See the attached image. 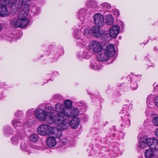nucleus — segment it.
I'll return each instance as SVG.
<instances>
[{
	"label": "nucleus",
	"mask_w": 158,
	"mask_h": 158,
	"mask_svg": "<svg viewBox=\"0 0 158 158\" xmlns=\"http://www.w3.org/2000/svg\"><path fill=\"white\" fill-rule=\"evenodd\" d=\"M28 7H22L20 8L19 12L18 15V18L21 19V20H24L25 19L27 20V24L29 21V19L27 18H26L28 14Z\"/></svg>",
	"instance_id": "nucleus-10"
},
{
	"label": "nucleus",
	"mask_w": 158,
	"mask_h": 158,
	"mask_svg": "<svg viewBox=\"0 0 158 158\" xmlns=\"http://www.w3.org/2000/svg\"><path fill=\"white\" fill-rule=\"evenodd\" d=\"M20 139L21 137L19 134L15 135L11 139V143L14 145H16L18 144L19 140Z\"/></svg>",
	"instance_id": "nucleus-17"
},
{
	"label": "nucleus",
	"mask_w": 158,
	"mask_h": 158,
	"mask_svg": "<svg viewBox=\"0 0 158 158\" xmlns=\"http://www.w3.org/2000/svg\"><path fill=\"white\" fill-rule=\"evenodd\" d=\"M56 134L55 132V135H56L55 137L58 138L60 137L61 135V132L60 130H57L56 132Z\"/></svg>",
	"instance_id": "nucleus-37"
},
{
	"label": "nucleus",
	"mask_w": 158,
	"mask_h": 158,
	"mask_svg": "<svg viewBox=\"0 0 158 158\" xmlns=\"http://www.w3.org/2000/svg\"><path fill=\"white\" fill-rule=\"evenodd\" d=\"M115 52L114 45L110 44L106 47L104 46L102 50L98 53L97 59L100 61H105L108 59L110 55L115 54Z\"/></svg>",
	"instance_id": "nucleus-3"
},
{
	"label": "nucleus",
	"mask_w": 158,
	"mask_h": 158,
	"mask_svg": "<svg viewBox=\"0 0 158 158\" xmlns=\"http://www.w3.org/2000/svg\"><path fill=\"white\" fill-rule=\"evenodd\" d=\"M8 14V11L6 6L3 4H0V15L5 16Z\"/></svg>",
	"instance_id": "nucleus-15"
},
{
	"label": "nucleus",
	"mask_w": 158,
	"mask_h": 158,
	"mask_svg": "<svg viewBox=\"0 0 158 158\" xmlns=\"http://www.w3.org/2000/svg\"><path fill=\"white\" fill-rule=\"evenodd\" d=\"M153 122L155 125L158 126V117H156L154 118Z\"/></svg>",
	"instance_id": "nucleus-38"
},
{
	"label": "nucleus",
	"mask_w": 158,
	"mask_h": 158,
	"mask_svg": "<svg viewBox=\"0 0 158 158\" xmlns=\"http://www.w3.org/2000/svg\"><path fill=\"white\" fill-rule=\"evenodd\" d=\"M154 97L152 95H150L147 98V103L148 106L150 108H152V105L154 104Z\"/></svg>",
	"instance_id": "nucleus-20"
},
{
	"label": "nucleus",
	"mask_w": 158,
	"mask_h": 158,
	"mask_svg": "<svg viewBox=\"0 0 158 158\" xmlns=\"http://www.w3.org/2000/svg\"><path fill=\"white\" fill-rule=\"evenodd\" d=\"M155 101L156 105L158 107V96L155 98Z\"/></svg>",
	"instance_id": "nucleus-40"
},
{
	"label": "nucleus",
	"mask_w": 158,
	"mask_h": 158,
	"mask_svg": "<svg viewBox=\"0 0 158 158\" xmlns=\"http://www.w3.org/2000/svg\"><path fill=\"white\" fill-rule=\"evenodd\" d=\"M86 12V10L85 9H81L79 11L78 15V17L79 19L83 22L89 16H86L85 13Z\"/></svg>",
	"instance_id": "nucleus-14"
},
{
	"label": "nucleus",
	"mask_w": 158,
	"mask_h": 158,
	"mask_svg": "<svg viewBox=\"0 0 158 158\" xmlns=\"http://www.w3.org/2000/svg\"><path fill=\"white\" fill-rule=\"evenodd\" d=\"M90 49L95 52L98 53L103 48L101 43L93 41L90 44Z\"/></svg>",
	"instance_id": "nucleus-8"
},
{
	"label": "nucleus",
	"mask_w": 158,
	"mask_h": 158,
	"mask_svg": "<svg viewBox=\"0 0 158 158\" xmlns=\"http://www.w3.org/2000/svg\"><path fill=\"white\" fill-rule=\"evenodd\" d=\"M13 131L12 130L11 128L9 126L5 127L4 128V134L7 136H10V135L12 134Z\"/></svg>",
	"instance_id": "nucleus-24"
},
{
	"label": "nucleus",
	"mask_w": 158,
	"mask_h": 158,
	"mask_svg": "<svg viewBox=\"0 0 158 158\" xmlns=\"http://www.w3.org/2000/svg\"><path fill=\"white\" fill-rule=\"evenodd\" d=\"M8 4L13 9L21 8L22 7L27 6H25L23 0H8ZM17 11L16 9L15 11Z\"/></svg>",
	"instance_id": "nucleus-6"
},
{
	"label": "nucleus",
	"mask_w": 158,
	"mask_h": 158,
	"mask_svg": "<svg viewBox=\"0 0 158 158\" xmlns=\"http://www.w3.org/2000/svg\"><path fill=\"white\" fill-rule=\"evenodd\" d=\"M33 109L29 110L26 112V114L27 115L29 116L30 114H34V111H32Z\"/></svg>",
	"instance_id": "nucleus-39"
},
{
	"label": "nucleus",
	"mask_w": 158,
	"mask_h": 158,
	"mask_svg": "<svg viewBox=\"0 0 158 158\" xmlns=\"http://www.w3.org/2000/svg\"><path fill=\"white\" fill-rule=\"evenodd\" d=\"M64 105L66 107L69 108L72 106V102L71 101L67 100L64 102Z\"/></svg>",
	"instance_id": "nucleus-33"
},
{
	"label": "nucleus",
	"mask_w": 158,
	"mask_h": 158,
	"mask_svg": "<svg viewBox=\"0 0 158 158\" xmlns=\"http://www.w3.org/2000/svg\"><path fill=\"white\" fill-rule=\"evenodd\" d=\"M55 111L57 113L58 116L68 118L78 114L79 111L77 108H74L70 111L65 109L63 105L58 103L55 105Z\"/></svg>",
	"instance_id": "nucleus-2"
},
{
	"label": "nucleus",
	"mask_w": 158,
	"mask_h": 158,
	"mask_svg": "<svg viewBox=\"0 0 158 158\" xmlns=\"http://www.w3.org/2000/svg\"><path fill=\"white\" fill-rule=\"evenodd\" d=\"M155 90L158 91V85H156L155 87Z\"/></svg>",
	"instance_id": "nucleus-45"
},
{
	"label": "nucleus",
	"mask_w": 158,
	"mask_h": 158,
	"mask_svg": "<svg viewBox=\"0 0 158 158\" xmlns=\"http://www.w3.org/2000/svg\"><path fill=\"white\" fill-rule=\"evenodd\" d=\"M94 21L98 27L103 26L105 24L104 18L101 14L97 13L94 16Z\"/></svg>",
	"instance_id": "nucleus-9"
},
{
	"label": "nucleus",
	"mask_w": 158,
	"mask_h": 158,
	"mask_svg": "<svg viewBox=\"0 0 158 158\" xmlns=\"http://www.w3.org/2000/svg\"><path fill=\"white\" fill-rule=\"evenodd\" d=\"M87 6L88 8H92L94 10H96L98 6L95 0H89L87 2Z\"/></svg>",
	"instance_id": "nucleus-18"
},
{
	"label": "nucleus",
	"mask_w": 158,
	"mask_h": 158,
	"mask_svg": "<svg viewBox=\"0 0 158 158\" xmlns=\"http://www.w3.org/2000/svg\"><path fill=\"white\" fill-rule=\"evenodd\" d=\"M59 97V96L58 95H56L54 96V98L55 99H57Z\"/></svg>",
	"instance_id": "nucleus-44"
},
{
	"label": "nucleus",
	"mask_w": 158,
	"mask_h": 158,
	"mask_svg": "<svg viewBox=\"0 0 158 158\" xmlns=\"http://www.w3.org/2000/svg\"><path fill=\"white\" fill-rule=\"evenodd\" d=\"M145 139H145L143 141L139 142L138 144V146L139 147L143 148H146L147 145V144L145 141Z\"/></svg>",
	"instance_id": "nucleus-32"
},
{
	"label": "nucleus",
	"mask_w": 158,
	"mask_h": 158,
	"mask_svg": "<svg viewBox=\"0 0 158 158\" xmlns=\"http://www.w3.org/2000/svg\"><path fill=\"white\" fill-rule=\"evenodd\" d=\"M12 124L13 126L15 127L16 129H17L16 127H19L21 125V123L19 121V120L17 119H15L12 121Z\"/></svg>",
	"instance_id": "nucleus-29"
},
{
	"label": "nucleus",
	"mask_w": 158,
	"mask_h": 158,
	"mask_svg": "<svg viewBox=\"0 0 158 158\" xmlns=\"http://www.w3.org/2000/svg\"><path fill=\"white\" fill-rule=\"evenodd\" d=\"M155 135L158 137V129H157L155 132Z\"/></svg>",
	"instance_id": "nucleus-43"
},
{
	"label": "nucleus",
	"mask_w": 158,
	"mask_h": 158,
	"mask_svg": "<svg viewBox=\"0 0 158 158\" xmlns=\"http://www.w3.org/2000/svg\"><path fill=\"white\" fill-rule=\"evenodd\" d=\"M81 31L80 30H77L74 31V35L75 38L77 40V42L80 43L81 44H83V39L81 38V36L79 35L81 34Z\"/></svg>",
	"instance_id": "nucleus-19"
},
{
	"label": "nucleus",
	"mask_w": 158,
	"mask_h": 158,
	"mask_svg": "<svg viewBox=\"0 0 158 158\" xmlns=\"http://www.w3.org/2000/svg\"><path fill=\"white\" fill-rule=\"evenodd\" d=\"M150 148L153 150L156 151L158 149V140L156 139L154 140V143L150 146Z\"/></svg>",
	"instance_id": "nucleus-27"
},
{
	"label": "nucleus",
	"mask_w": 158,
	"mask_h": 158,
	"mask_svg": "<svg viewBox=\"0 0 158 158\" xmlns=\"http://www.w3.org/2000/svg\"><path fill=\"white\" fill-rule=\"evenodd\" d=\"M20 148L23 151H27V145L24 140H22L20 144Z\"/></svg>",
	"instance_id": "nucleus-28"
},
{
	"label": "nucleus",
	"mask_w": 158,
	"mask_h": 158,
	"mask_svg": "<svg viewBox=\"0 0 158 158\" xmlns=\"http://www.w3.org/2000/svg\"><path fill=\"white\" fill-rule=\"evenodd\" d=\"M106 21L107 24L110 25H112L114 23V19L112 16L110 15H106Z\"/></svg>",
	"instance_id": "nucleus-22"
},
{
	"label": "nucleus",
	"mask_w": 158,
	"mask_h": 158,
	"mask_svg": "<svg viewBox=\"0 0 158 158\" xmlns=\"http://www.w3.org/2000/svg\"><path fill=\"white\" fill-rule=\"evenodd\" d=\"M156 139L154 137L148 138H146L145 140V141L147 143V145L150 148L152 144L154 143V140Z\"/></svg>",
	"instance_id": "nucleus-25"
},
{
	"label": "nucleus",
	"mask_w": 158,
	"mask_h": 158,
	"mask_svg": "<svg viewBox=\"0 0 158 158\" xmlns=\"http://www.w3.org/2000/svg\"><path fill=\"white\" fill-rule=\"evenodd\" d=\"M71 127L74 128H76L79 125V120L78 118L75 117L73 118L70 121H69Z\"/></svg>",
	"instance_id": "nucleus-13"
},
{
	"label": "nucleus",
	"mask_w": 158,
	"mask_h": 158,
	"mask_svg": "<svg viewBox=\"0 0 158 158\" xmlns=\"http://www.w3.org/2000/svg\"><path fill=\"white\" fill-rule=\"evenodd\" d=\"M39 139V136L37 134H32L30 136V140L33 142H35L37 141Z\"/></svg>",
	"instance_id": "nucleus-26"
},
{
	"label": "nucleus",
	"mask_w": 158,
	"mask_h": 158,
	"mask_svg": "<svg viewBox=\"0 0 158 158\" xmlns=\"http://www.w3.org/2000/svg\"><path fill=\"white\" fill-rule=\"evenodd\" d=\"M128 108V105H124L123 106V109L120 112V114H122V115L121 116L122 118H123V116H128L129 115V113L127 112V110Z\"/></svg>",
	"instance_id": "nucleus-21"
},
{
	"label": "nucleus",
	"mask_w": 158,
	"mask_h": 158,
	"mask_svg": "<svg viewBox=\"0 0 158 158\" xmlns=\"http://www.w3.org/2000/svg\"><path fill=\"white\" fill-rule=\"evenodd\" d=\"M138 85L136 82L132 83L131 84V89L135 90L138 87Z\"/></svg>",
	"instance_id": "nucleus-35"
},
{
	"label": "nucleus",
	"mask_w": 158,
	"mask_h": 158,
	"mask_svg": "<svg viewBox=\"0 0 158 158\" xmlns=\"http://www.w3.org/2000/svg\"><path fill=\"white\" fill-rule=\"evenodd\" d=\"M145 155L146 158H152L154 156V154L151 149L146 150L145 152Z\"/></svg>",
	"instance_id": "nucleus-23"
},
{
	"label": "nucleus",
	"mask_w": 158,
	"mask_h": 158,
	"mask_svg": "<svg viewBox=\"0 0 158 158\" xmlns=\"http://www.w3.org/2000/svg\"><path fill=\"white\" fill-rule=\"evenodd\" d=\"M91 29V35L97 37H101L103 34V32L100 31L99 27L97 26H94Z\"/></svg>",
	"instance_id": "nucleus-11"
},
{
	"label": "nucleus",
	"mask_w": 158,
	"mask_h": 158,
	"mask_svg": "<svg viewBox=\"0 0 158 158\" xmlns=\"http://www.w3.org/2000/svg\"><path fill=\"white\" fill-rule=\"evenodd\" d=\"M21 112V111H18L15 114V115L16 116V117H19L20 116V114Z\"/></svg>",
	"instance_id": "nucleus-41"
},
{
	"label": "nucleus",
	"mask_w": 158,
	"mask_h": 158,
	"mask_svg": "<svg viewBox=\"0 0 158 158\" xmlns=\"http://www.w3.org/2000/svg\"><path fill=\"white\" fill-rule=\"evenodd\" d=\"M114 14L116 15V17H118L119 15V13L118 11H114Z\"/></svg>",
	"instance_id": "nucleus-42"
},
{
	"label": "nucleus",
	"mask_w": 158,
	"mask_h": 158,
	"mask_svg": "<svg viewBox=\"0 0 158 158\" xmlns=\"http://www.w3.org/2000/svg\"><path fill=\"white\" fill-rule=\"evenodd\" d=\"M90 65L91 68L93 69H97L98 68V64L97 63H96L95 60H93L91 62Z\"/></svg>",
	"instance_id": "nucleus-34"
},
{
	"label": "nucleus",
	"mask_w": 158,
	"mask_h": 158,
	"mask_svg": "<svg viewBox=\"0 0 158 158\" xmlns=\"http://www.w3.org/2000/svg\"><path fill=\"white\" fill-rule=\"evenodd\" d=\"M101 6H102L103 7L104 10H110L111 8V6L108 3L104 2L101 4Z\"/></svg>",
	"instance_id": "nucleus-30"
},
{
	"label": "nucleus",
	"mask_w": 158,
	"mask_h": 158,
	"mask_svg": "<svg viewBox=\"0 0 158 158\" xmlns=\"http://www.w3.org/2000/svg\"><path fill=\"white\" fill-rule=\"evenodd\" d=\"M37 132L40 135L46 136L52 135L54 131L53 127L49 125L43 124L38 128Z\"/></svg>",
	"instance_id": "nucleus-4"
},
{
	"label": "nucleus",
	"mask_w": 158,
	"mask_h": 158,
	"mask_svg": "<svg viewBox=\"0 0 158 158\" xmlns=\"http://www.w3.org/2000/svg\"><path fill=\"white\" fill-rule=\"evenodd\" d=\"M47 145L49 147H53L55 146L56 143V141L54 137H50L46 141Z\"/></svg>",
	"instance_id": "nucleus-16"
},
{
	"label": "nucleus",
	"mask_w": 158,
	"mask_h": 158,
	"mask_svg": "<svg viewBox=\"0 0 158 158\" xmlns=\"http://www.w3.org/2000/svg\"><path fill=\"white\" fill-rule=\"evenodd\" d=\"M91 28L89 27H86L84 30L83 35L87 36L89 34L91 35Z\"/></svg>",
	"instance_id": "nucleus-31"
},
{
	"label": "nucleus",
	"mask_w": 158,
	"mask_h": 158,
	"mask_svg": "<svg viewBox=\"0 0 158 158\" xmlns=\"http://www.w3.org/2000/svg\"><path fill=\"white\" fill-rule=\"evenodd\" d=\"M119 31V27L116 25L112 26L110 30V35L111 37L114 38L118 34Z\"/></svg>",
	"instance_id": "nucleus-12"
},
{
	"label": "nucleus",
	"mask_w": 158,
	"mask_h": 158,
	"mask_svg": "<svg viewBox=\"0 0 158 158\" xmlns=\"http://www.w3.org/2000/svg\"><path fill=\"white\" fill-rule=\"evenodd\" d=\"M129 116H125L124 117L123 116V119H124V118L125 119H126L125 121V123H126V124L127 126H129L130 125V120L129 119H128L127 118H126L125 117H128Z\"/></svg>",
	"instance_id": "nucleus-36"
},
{
	"label": "nucleus",
	"mask_w": 158,
	"mask_h": 158,
	"mask_svg": "<svg viewBox=\"0 0 158 158\" xmlns=\"http://www.w3.org/2000/svg\"><path fill=\"white\" fill-rule=\"evenodd\" d=\"M45 108V112L41 109L36 110L34 113L35 117L39 120L46 121L49 124L56 122L58 119L56 118V112L54 110L53 107L46 106Z\"/></svg>",
	"instance_id": "nucleus-1"
},
{
	"label": "nucleus",
	"mask_w": 158,
	"mask_h": 158,
	"mask_svg": "<svg viewBox=\"0 0 158 158\" xmlns=\"http://www.w3.org/2000/svg\"><path fill=\"white\" fill-rule=\"evenodd\" d=\"M27 20H21L18 18L14 19L11 20L10 24L12 26L16 27L23 28L27 25Z\"/></svg>",
	"instance_id": "nucleus-7"
},
{
	"label": "nucleus",
	"mask_w": 158,
	"mask_h": 158,
	"mask_svg": "<svg viewBox=\"0 0 158 158\" xmlns=\"http://www.w3.org/2000/svg\"><path fill=\"white\" fill-rule=\"evenodd\" d=\"M6 2H8V0H6Z\"/></svg>",
	"instance_id": "nucleus-46"
},
{
	"label": "nucleus",
	"mask_w": 158,
	"mask_h": 158,
	"mask_svg": "<svg viewBox=\"0 0 158 158\" xmlns=\"http://www.w3.org/2000/svg\"><path fill=\"white\" fill-rule=\"evenodd\" d=\"M56 118L58 119L56 122H54L53 123H55L57 124V127H59V129H65L67 128V125L69 123V119L66 118H62L58 116L57 112L56 111Z\"/></svg>",
	"instance_id": "nucleus-5"
}]
</instances>
